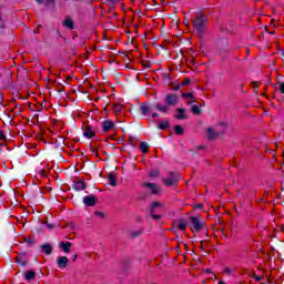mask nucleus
Wrapping results in <instances>:
<instances>
[{
    "instance_id": "obj_1",
    "label": "nucleus",
    "mask_w": 284,
    "mask_h": 284,
    "mask_svg": "<svg viewBox=\"0 0 284 284\" xmlns=\"http://www.w3.org/2000/svg\"><path fill=\"white\" fill-rule=\"evenodd\" d=\"M195 30L197 32H203V29L207 26V20H205V17H203V13L201 11H197L192 19Z\"/></svg>"
},
{
    "instance_id": "obj_2",
    "label": "nucleus",
    "mask_w": 284,
    "mask_h": 284,
    "mask_svg": "<svg viewBox=\"0 0 284 284\" xmlns=\"http://www.w3.org/2000/svg\"><path fill=\"white\" fill-rule=\"evenodd\" d=\"M150 210L152 217L155 219V221H159L161 219V215L154 214V212H163V204L161 202H153Z\"/></svg>"
},
{
    "instance_id": "obj_3",
    "label": "nucleus",
    "mask_w": 284,
    "mask_h": 284,
    "mask_svg": "<svg viewBox=\"0 0 284 284\" xmlns=\"http://www.w3.org/2000/svg\"><path fill=\"white\" fill-rule=\"evenodd\" d=\"M179 101H180V97L174 93L168 94L165 97L166 105L174 106V105H176V103H179Z\"/></svg>"
},
{
    "instance_id": "obj_4",
    "label": "nucleus",
    "mask_w": 284,
    "mask_h": 284,
    "mask_svg": "<svg viewBox=\"0 0 284 284\" xmlns=\"http://www.w3.org/2000/svg\"><path fill=\"white\" fill-rule=\"evenodd\" d=\"M114 130H116L114 122L110 120H105L102 122V132H112Z\"/></svg>"
},
{
    "instance_id": "obj_5",
    "label": "nucleus",
    "mask_w": 284,
    "mask_h": 284,
    "mask_svg": "<svg viewBox=\"0 0 284 284\" xmlns=\"http://www.w3.org/2000/svg\"><path fill=\"white\" fill-rule=\"evenodd\" d=\"M165 185H168L169 187L172 185H176V183H179V175L171 173L169 178H166L164 180Z\"/></svg>"
},
{
    "instance_id": "obj_6",
    "label": "nucleus",
    "mask_w": 284,
    "mask_h": 284,
    "mask_svg": "<svg viewBox=\"0 0 284 284\" xmlns=\"http://www.w3.org/2000/svg\"><path fill=\"white\" fill-rule=\"evenodd\" d=\"M191 223L193 232H201L203 230V222L197 220V217H191Z\"/></svg>"
},
{
    "instance_id": "obj_7",
    "label": "nucleus",
    "mask_w": 284,
    "mask_h": 284,
    "mask_svg": "<svg viewBox=\"0 0 284 284\" xmlns=\"http://www.w3.org/2000/svg\"><path fill=\"white\" fill-rule=\"evenodd\" d=\"M143 187H146L151 194H159V192H161L159 185L154 183L146 182L143 184Z\"/></svg>"
},
{
    "instance_id": "obj_8",
    "label": "nucleus",
    "mask_w": 284,
    "mask_h": 284,
    "mask_svg": "<svg viewBox=\"0 0 284 284\" xmlns=\"http://www.w3.org/2000/svg\"><path fill=\"white\" fill-rule=\"evenodd\" d=\"M154 110L162 112L163 114H168L170 112V108L165 104L156 103L154 104Z\"/></svg>"
},
{
    "instance_id": "obj_9",
    "label": "nucleus",
    "mask_w": 284,
    "mask_h": 284,
    "mask_svg": "<svg viewBox=\"0 0 284 284\" xmlns=\"http://www.w3.org/2000/svg\"><path fill=\"white\" fill-rule=\"evenodd\" d=\"M83 203L89 207H92L97 204V199H94V196H84Z\"/></svg>"
},
{
    "instance_id": "obj_10",
    "label": "nucleus",
    "mask_w": 284,
    "mask_h": 284,
    "mask_svg": "<svg viewBox=\"0 0 284 284\" xmlns=\"http://www.w3.org/2000/svg\"><path fill=\"white\" fill-rule=\"evenodd\" d=\"M68 258L65 256L58 257L57 263L60 270H64V267H68Z\"/></svg>"
},
{
    "instance_id": "obj_11",
    "label": "nucleus",
    "mask_w": 284,
    "mask_h": 284,
    "mask_svg": "<svg viewBox=\"0 0 284 284\" xmlns=\"http://www.w3.org/2000/svg\"><path fill=\"white\" fill-rule=\"evenodd\" d=\"M97 133L94 132V130H92V128L87 126V129L83 132V136H85L87 139H92Z\"/></svg>"
},
{
    "instance_id": "obj_12",
    "label": "nucleus",
    "mask_w": 284,
    "mask_h": 284,
    "mask_svg": "<svg viewBox=\"0 0 284 284\" xmlns=\"http://www.w3.org/2000/svg\"><path fill=\"white\" fill-rule=\"evenodd\" d=\"M234 272H236V268L234 266H225L223 268L222 274H225V276H232V274H234Z\"/></svg>"
},
{
    "instance_id": "obj_13",
    "label": "nucleus",
    "mask_w": 284,
    "mask_h": 284,
    "mask_svg": "<svg viewBox=\"0 0 284 284\" xmlns=\"http://www.w3.org/2000/svg\"><path fill=\"white\" fill-rule=\"evenodd\" d=\"M73 189H75L78 192H81V190H85V182L83 181L74 182Z\"/></svg>"
},
{
    "instance_id": "obj_14",
    "label": "nucleus",
    "mask_w": 284,
    "mask_h": 284,
    "mask_svg": "<svg viewBox=\"0 0 284 284\" xmlns=\"http://www.w3.org/2000/svg\"><path fill=\"white\" fill-rule=\"evenodd\" d=\"M62 26H64V28H68L69 30H72L74 28V22L72 21V19L67 18L64 19Z\"/></svg>"
},
{
    "instance_id": "obj_15",
    "label": "nucleus",
    "mask_w": 284,
    "mask_h": 284,
    "mask_svg": "<svg viewBox=\"0 0 284 284\" xmlns=\"http://www.w3.org/2000/svg\"><path fill=\"white\" fill-rule=\"evenodd\" d=\"M60 247H61V250H63V252H65V254H68V252H70V247H72V243L61 242Z\"/></svg>"
},
{
    "instance_id": "obj_16",
    "label": "nucleus",
    "mask_w": 284,
    "mask_h": 284,
    "mask_svg": "<svg viewBox=\"0 0 284 284\" xmlns=\"http://www.w3.org/2000/svg\"><path fill=\"white\" fill-rule=\"evenodd\" d=\"M183 99H191V101H186L187 105H192L196 100H194V95L192 93H182Z\"/></svg>"
},
{
    "instance_id": "obj_17",
    "label": "nucleus",
    "mask_w": 284,
    "mask_h": 284,
    "mask_svg": "<svg viewBox=\"0 0 284 284\" xmlns=\"http://www.w3.org/2000/svg\"><path fill=\"white\" fill-rule=\"evenodd\" d=\"M206 134L209 139H216V136H219V133L212 128L207 129Z\"/></svg>"
},
{
    "instance_id": "obj_18",
    "label": "nucleus",
    "mask_w": 284,
    "mask_h": 284,
    "mask_svg": "<svg viewBox=\"0 0 284 284\" xmlns=\"http://www.w3.org/2000/svg\"><path fill=\"white\" fill-rule=\"evenodd\" d=\"M125 106H123V104H114L113 105V112L114 114H121V112H123Z\"/></svg>"
},
{
    "instance_id": "obj_19",
    "label": "nucleus",
    "mask_w": 284,
    "mask_h": 284,
    "mask_svg": "<svg viewBox=\"0 0 284 284\" xmlns=\"http://www.w3.org/2000/svg\"><path fill=\"white\" fill-rule=\"evenodd\" d=\"M141 112L144 114V116H148V114L152 112V109L148 104H143L141 105Z\"/></svg>"
},
{
    "instance_id": "obj_20",
    "label": "nucleus",
    "mask_w": 284,
    "mask_h": 284,
    "mask_svg": "<svg viewBox=\"0 0 284 284\" xmlns=\"http://www.w3.org/2000/svg\"><path fill=\"white\" fill-rule=\"evenodd\" d=\"M108 179H109L110 185L114 187L116 185V175H114V173H109Z\"/></svg>"
},
{
    "instance_id": "obj_21",
    "label": "nucleus",
    "mask_w": 284,
    "mask_h": 284,
    "mask_svg": "<svg viewBox=\"0 0 284 284\" xmlns=\"http://www.w3.org/2000/svg\"><path fill=\"white\" fill-rule=\"evenodd\" d=\"M36 276H37V273H34V271H28L24 274L26 281H32Z\"/></svg>"
},
{
    "instance_id": "obj_22",
    "label": "nucleus",
    "mask_w": 284,
    "mask_h": 284,
    "mask_svg": "<svg viewBox=\"0 0 284 284\" xmlns=\"http://www.w3.org/2000/svg\"><path fill=\"white\" fill-rule=\"evenodd\" d=\"M187 227V223H185V221L183 220H179L178 221V229L181 230L182 232H185Z\"/></svg>"
},
{
    "instance_id": "obj_23",
    "label": "nucleus",
    "mask_w": 284,
    "mask_h": 284,
    "mask_svg": "<svg viewBox=\"0 0 284 284\" xmlns=\"http://www.w3.org/2000/svg\"><path fill=\"white\" fill-rule=\"evenodd\" d=\"M176 119H179V120H181V119H186L185 110H183V109H178V110H176Z\"/></svg>"
},
{
    "instance_id": "obj_24",
    "label": "nucleus",
    "mask_w": 284,
    "mask_h": 284,
    "mask_svg": "<svg viewBox=\"0 0 284 284\" xmlns=\"http://www.w3.org/2000/svg\"><path fill=\"white\" fill-rule=\"evenodd\" d=\"M42 252L44 254H52V246L50 244L42 245Z\"/></svg>"
},
{
    "instance_id": "obj_25",
    "label": "nucleus",
    "mask_w": 284,
    "mask_h": 284,
    "mask_svg": "<svg viewBox=\"0 0 284 284\" xmlns=\"http://www.w3.org/2000/svg\"><path fill=\"white\" fill-rule=\"evenodd\" d=\"M140 150L143 152V154H146L148 150H150V145H148L145 142H142L140 144Z\"/></svg>"
},
{
    "instance_id": "obj_26",
    "label": "nucleus",
    "mask_w": 284,
    "mask_h": 284,
    "mask_svg": "<svg viewBox=\"0 0 284 284\" xmlns=\"http://www.w3.org/2000/svg\"><path fill=\"white\" fill-rule=\"evenodd\" d=\"M159 128H160V130H168V128H170V122L162 121L159 123Z\"/></svg>"
},
{
    "instance_id": "obj_27",
    "label": "nucleus",
    "mask_w": 284,
    "mask_h": 284,
    "mask_svg": "<svg viewBox=\"0 0 284 284\" xmlns=\"http://www.w3.org/2000/svg\"><path fill=\"white\" fill-rule=\"evenodd\" d=\"M174 132H175V134H179V135L183 134V132H184L183 126L175 125Z\"/></svg>"
},
{
    "instance_id": "obj_28",
    "label": "nucleus",
    "mask_w": 284,
    "mask_h": 284,
    "mask_svg": "<svg viewBox=\"0 0 284 284\" xmlns=\"http://www.w3.org/2000/svg\"><path fill=\"white\" fill-rule=\"evenodd\" d=\"M192 112H193V114H201V109L199 108V105H193Z\"/></svg>"
},
{
    "instance_id": "obj_29",
    "label": "nucleus",
    "mask_w": 284,
    "mask_h": 284,
    "mask_svg": "<svg viewBox=\"0 0 284 284\" xmlns=\"http://www.w3.org/2000/svg\"><path fill=\"white\" fill-rule=\"evenodd\" d=\"M278 85L281 94H284V82H280Z\"/></svg>"
},
{
    "instance_id": "obj_30",
    "label": "nucleus",
    "mask_w": 284,
    "mask_h": 284,
    "mask_svg": "<svg viewBox=\"0 0 284 284\" xmlns=\"http://www.w3.org/2000/svg\"><path fill=\"white\" fill-rule=\"evenodd\" d=\"M38 3H43L45 0H36ZM48 3H54V0H47Z\"/></svg>"
},
{
    "instance_id": "obj_31",
    "label": "nucleus",
    "mask_w": 284,
    "mask_h": 284,
    "mask_svg": "<svg viewBox=\"0 0 284 284\" xmlns=\"http://www.w3.org/2000/svg\"><path fill=\"white\" fill-rule=\"evenodd\" d=\"M212 276H210V278H213L214 282L219 281V277H216V274L212 273Z\"/></svg>"
},
{
    "instance_id": "obj_32",
    "label": "nucleus",
    "mask_w": 284,
    "mask_h": 284,
    "mask_svg": "<svg viewBox=\"0 0 284 284\" xmlns=\"http://www.w3.org/2000/svg\"><path fill=\"white\" fill-rule=\"evenodd\" d=\"M150 176H159V172L158 171H153L150 173Z\"/></svg>"
},
{
    "instance_id": "obj_33",
    "label": "nucleus",
    "mask_w": 284,
    "mask_h": 284,
    "mask_svg": "<svg viewBox=\"0 0 284 284\" xmlns=\"http://www.w3.org/2000/svg\"><path fill=\"white\" fill-rule=\"evenodd\" d=\"M95 216L103 217V212H100V211L95 212Z\"/></svg>"
},
{
    "instance_id": "obj_34",
    "label": "nucleus",
    "mask_w": 284,
    "mask_h": 284,
    "mask_svg": "<svg viewBox=\"0 0 284 284\" xmlns=\"http://www.w3.org/2000/svg\"><path fill=\"white\" fill-rule=\"evenodd\" d=\"M109 3H119V0H106Z\"/></svg>"
},
{
    "instance_id": "obj_35",
    "label": "nucleus",
    "mask_w": 284,
    "mask_h": 284,
    "mask_svg": "<svg viewBox=\"0 0 284 284\" xmlns=\"http://www.w3.org/2000/svg\"><path fill=\"white\" fill-rule=\"evenodd\" d=\"M190 83H191L190 79L184 81V85H190Z\"/></svg>"
},
{
    "instance_id": "obj_36",
    "label": "nucleus",
    "mask_w": 284,
    "mask_h": 284,
    "mask_svg": "<svg viewBox=\"0 0 284 284\" xmlns=\"http://www.w3.org/2000/svg\"><path fill=\"white\" fill-rule=\"evenodd\" d=\"M253 88H258V82H253Z\"/></svg>"
},
{
    "instance_id": "obj_37",
    "label": "nucleus",
    "mask_w": 284,
    "mask_h": 284,
    "mask_svg": "<svg viewBox=\"0 0 284 284\" xmlns=\"http://www.w3.org/2000/svg\"><path fill=\"white\" fill-rule=\"evenodd\" d=\"M152 116H153V119H156V116H159V114L158 113H153Z\"/></svg>"
},
{
    "instance_id": "obj_38",
    "label": "nucleus",
    "mask_w": 284,
    "mask_h": 284,
    "mask_svg": "<svg viewBox=\"0 0 284 284\" xmlns=\"http://www.w3.org/2000/svg\"><path fill=\"white\" fill-rule=\"evenodd\" d=\"M205 272H206V274H213L212 270H206Z\"/></svg>"
},
{
    "instance_id": "obj_39",
    "label": "nucleus",
    "mask_w": 284,
    "mask_h": 284,
    "mask_svg": "<svg viewBox=\"0 0 284 284\" xmlns=\"http://www.w3.org/2000/svg\"><path fill=\"white\" fill-rule=\"evenodd\" d=\"M47 227H48L49 230H52V224H48Z\"/></svg>"
},
{
    "instance_id": "obj_40",
    "label": "nucleus",
    "mask_w": 284,
    "mask_h": 284,
    "mask_svg": "<svg viewBox=\"0 0 284 284\" xmlns=\"http://www.w3.org/2000/svg\"><path fill=\"white\" fill-rule=\"evenodd\" d=\"M3 136V131H0V139Z\"/></svg>"
},
{
    "instance_id": "obj_41",
    "label": "nucleus",
    "mask_w": 284,
    "mask_h": 284,
    "mask_svg": "<svg viewBox=\"0 0 284 284\" xmlns=\"http://www.w3.org/2000/svg\"><path fill=\"white\" fill-rule=\"evenodd\" d=\"M77 258H78V255H74V256H73V261H77Z\"/></svg>"
},
{
    "instance_id": "obj_42",
    "label": "nucleus",
    "mask_w": 284,
    "mask_h": 284,
    "mask_svg": "<svg viewBox=\"0 0 284 284\" xmlns=\"http://www.w3.org/2000/svg\"><path fill=\"white\" fill-rule=\"evenodd\" d=\"M186 101H192V99H186Z\"/></svg>"
}]
</instances>
